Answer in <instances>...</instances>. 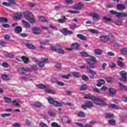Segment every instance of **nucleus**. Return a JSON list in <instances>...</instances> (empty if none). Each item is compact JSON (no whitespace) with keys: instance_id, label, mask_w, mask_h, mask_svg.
Returning <instances> with one entry per match:
<instances>
[{"instance_id":"nucleus-39","label":"nucleus","mask_w":127,"mask_h":127,"mask_svg":"<svg viewBox=\"0 0 127 127\" xmlns=\"http://www.w3.org/2000/svg\"><path fill=\"white\" fill-rule=\"evenodd\" d=\"M72 74L74 76V77H76V78H79V77H81V75H80V73L78 72H73Z\"/></svg>"},{"instance_id":"nucleus-8","label":"nucleus","mask_w":127,"mask_h":127,"mask_svg":"<svg viewBox=\"0 0 127 127\" xmlns=\"http://www.w3.org/2000/svg\"><path fill=\"white\" fill-rule=\"evenodd\" d=\"M90 16H92L93 18V20L94 21H98L100 19V15L96 13H90Z\"/></svg>"},{"instance_id":"nucleus-2","label":"nucleus","mask_w":127,"mask_h":127,"mask_svg":"<svg viewBox=\"0 0 127 127\" xmlns=\"http://www.w3.org/2000/svg\"><path fill=\"white\" fill-rule=\"evenodd\" d=\"M24 15L30 23H34L35 22V19L34 18V16H33L32 13L25 11L24 12Z\"/></svg>"},{"instance_id":"nucleus-3","label":"nucleus","mask_w":127,"mask_h":127,"mask_svg":"<svg viewBox=\"0 0 127 127\" xmlns=\"http://www.w3.org/2000/svg\"><path fill=\"white\" fill-rule=\"evenodd\" d=\"M110 12L111 14H114L115 16H116V17H118V18L127 17V13L126 12L121 13L113 10H110Z\"/></svg>"},{"instance_id":"nucleus-18","label":"nucleus","mask_w":127,"mask_h":127,"mask_svg":"<svg viewBox=\"0 0 127 127\" xmlns=\"http://www.w3.org/2000/svg\"><path fill=\"white\" fill-rule=\"evenodd\" d=\"M84 99H87L88 100H92V101H94L95 99V96H91L90 94H87L84 96Z\"/></svg>"},{"instance_id":"nucleus-5","label":"nucleus","mask_w":127,"mask_h":127,"mask_svg":"<svg viewBox=\"0 0 127 127\" xmlns=\"http://www.w3.org/2000/svg\"><path fill=\"white\" fill-rule=\"evenodd\" d=\"M92 102L96 104V105H98L99 106H106V103L103 100H101L100 98H97L94 97V100H92Z\"/></svg>"},{"instance_id":"nucleus-27","label":"nucleus","mask_w":127,"mask_h":127,"mask_svg":"<svg viewBox=\"0 0 127 127\" xmlns=\"http://www.w3.org/2000/svg\"><path fill=\"white\" fill-rule=\"evenodd\" d=\"M26 46L29 49H32L33 50H34V49H36L35 47L33 45L31 44H26Z\"/></svg>"},{"instance_id":"nucleus-12","label":"nucleus","mask_w":127,"mask_h":127,"mask_svg":"<svg viewBox=\"0 0 127 127\" xmlns=\"http://www.w3.org/2000/svg\"><path fill=\"white\" fill-rule=\"evenodd\" d=\"M47 100L48 101V102L49 104H51V105H53L55 107H57V105H56V103H55L56 102H58L57 101H54L53 98L51 97H49L47 98Z\"/></svg>"},{"instance_id":"nucleus-16","label":"nucleus","mask_w":127,"mask_h":127,"mask_svg":"<svg viewBox=\"0 0 127 127\" xmlns=\"http://www.w3.org/2000/svg\"><path fill=\"white\" fill-rule=\"evenodd\" d=\"M22 31V28L19 26H17L15 28V33H21Z\"/></svg>"},{"instance_id":"nucleus-55","label":"nucleus","mask_w":127,"mask_h":127,"mask_svg":"<svg viewBox=\"0 0 127 127\" xmlns=\"http://www.w3.org/2000/svg\"><path fill=\"white\" fill-rule=\"evenodd\" d=\"M121 53L122 54L127 55V48H123L121 50Z\"/></svg>"},{"instance_id":"nucleus-1","label":"nucleus","mask_w":127,"mask_h":127,"mask_svg":"<svg viewBox=\"0 0 127 127\" xmlns=\"http://www.w3.org/2000/svg\"><path fill=\"white\" fill-rule=\"evenodd\" d=\"M86 62L90 66H89V69H95L96 68L94 64L97 63V59L95 57L90 56V58L86 60Z\"/></svg>"},{"instance_id":"nucleus-52","label":"nucleus","mask_w":127,"mask_h":127,"mask_svg":"<svg viewBox=\"0 0 127 127\" xmlns=\"http://www.w3.org/2000/svg\"><path fill=\"white\" fill-rule=\"evenodd\" d=\"M67 12H69L70 13H75V14H78L80 13L79 11H75V10H68L67 11Z\"/></svg>"},{"instance_id":"nucleus-20","label":"nucleus","mask_w":127,"mask_h":127,"mask_svg":"<svg viewBox=\"0 0 127 127\" xmlns=\"http://www.w3.org/2000/svg\"><path fill=\"white\" fill-rule=\"evenodd\" d=\"M55 51L57 52V53H59V54H64L65 52H64V50L61 48L55 49Z\"/></svg>"},{"instance_id":"nucleus-13","label":"nucleus","mask_w":127,"mask_h":127,"mask_svg":"<svg viewBox=\"0 0 127 127\" xmlns=\"http://www.w3.org/2000/svg\"><path fill=\"white\" fill-rule=\"evenodd\" d=\"M1 79L4 81H8L11 79V77L8 74H3L1 75Z\"/></svg>"},{"instance_id":"nucleus-10","label":"nucleus","mask_w":127,"mask_h":127,"mask_svg":"<svg viewBox=\"0 0 127 127\" xmlns=\"http://www.w3.org/2000/svg\"><path fill=\"white\" fill-rule=\"evenodd\" d=\"M33 32L36 35H39L41 32V30L39 27H34L33 28Z\"/></svg>"},{"instance_id":"nucleus-49","label":"nucleus","mask_w":127,"mask_h":127,"mask_svg":"<svg viewBox=\"0 0 127 127\" xmlns=\"http://www.w3.org/2000/svg\"><path fill=\"white\" fill-rule=\"evenodd\" d=\"M89 31H90L91 33H95V34H98V33H99V31L93 29H89Z\"/></svg>"},{"instance_id":"nucleus-43","label":"nucleus","mask_w":127,"mask_h":127,"mask_svg":"<svg viewBox=\"0 0 127 127\" xmlns=\"http://www.w3.org/2000/svg\"><path fill=\"white\" fill-rule=\"evenodd\" d=\"M80 54L81 57H88V54L85 52H81L80 53Z\"/></svg>"},{"instance_id":"nucleus-30","label":"nucleus","mask_w":127,"mask_h":127,"mask_svg":"<svg viewBox=\"0 0 127 127\" xmlns=\"http://www.w3.org/2000/svg\"><path fill=\"white\" fill-rule=\"evenodd\" d=\"M45 92L46 93H48L49 94H56V91L55 90L49 89H47L45 90Z\"/></svg>"},{"instance_id":"nucleus-7","label":"nucleus","mask_w":127,"mask_h":127,"mask_svg":"<svg viewBox=\"0 0 127 127\" xmlns=\"http://www.w3.org/2000/svg\"><path fill=\"white\" fill-rule=\"evenodd\" d=\"M48 62V59L43 58L42 59V61H40L39 63H38V66H39V67L42 68V67H43L44 65H45V64H46V63H47Z\"/></svg>"},{"instance_id":"nucleus-36","label":"nucleus","mask_w":127,"mask_h":127,"mask_svg":"<svg viewBox=\"0 0 127 127\" xmlns=\"http://www.w3.org/2000/svg\"><path fill=\"white\" fill-rule=\"evenodd\" d=\"M119 87L121 88V90H125V91H127V87L121 83H119Z\"/></svg>"},{"instance_id":"nucleus-63","label":"nucleus","mask_w":127,"mask_h":127,"mask_svg":"<svg viewBox=\"0 0 127 127\" xmlns=\"http://www.w3.org/2000/svg\"><path fill=\"white\" fill-rule=\"evenodd\" d=\"M117 64L120 67H124V64L121 61L118 62Z\"/></svg>"},{"instance_id":"nucleus-41","label":"nucleus","mask_w":127,"mask_h":127,"mask_svg":"<svg viewBox=\"0 0 127 127\" xmlns=\"http://www.w3.org/2000/svg\"><path fill=\"white\" fill-rule=\"evenodd\" d=\"M108 123L111 126H115V125H116V121L114 119L109 120Z\"/></svg>"},{"instance_id":"nucleus-51","label":"nucleus","mask_w":127,"mask_h":127,"mask_svg":"<svg viewBox=\"0 0 127 127\" xmlns=\"http://www.w3.org/2000/svg\"><path fill=\"white\" fill-rule=\"evenodd\" d=\"M0 22H1L2 23H4V22H7V19L4 17H0Z\"/></svg>"},{"instance_id":"nucleus-4","label":"nucleus","mask_w":127,"mask_h":127,"mask_svg":"<svg viewBox=\"0 0 127 127\" xmlns=\"http://www.w3.org/2000/svg\"><path fill=\"white\" fill-rule=\"evenodd\" d=\"M120 76H121V78L120 80L122 81V82H126L127 81V73L125 70H122L119 72Z\"/></svg>"},{"instance_id":"nucleus-47","label":"nucleus","mask_w":127,"mask_h":127,"mask_svg":"<svg viewBox=\"0 0 127 127\" xmlns=\"http://www.w3.org/2000/svg\"><path fill=\"white\" fill-rule=\"evenodd\" d=\"M34 107H36L37 108H40V107H41L42 106V104L39 103V102H36L33 104Z\"/></svg>"},{"instance_id":"nucleus-42","label":"nucleus","mask_w":127,"mask_h":127,"mask_svg":"<svg viewBox=\"0 0 127 127\" xmlns=\"http://www.w3.org/2000/svg\"><path fill=\"white\" fill-rule=\"evenodd\" d=\"M14 17L16 19H20V18H21V13L15 14Z\"/></svg>"},{"instance_id":"nucleus-25","label":"nucleus","mask_w":127,"mask_h":127,"mask_svg":"<svg viewBox=\"0 0 127 127\" xmlns=\"http://www.w3.org/2000/svg\"><path fill=\"white\" fill-rule=\"evenodd\" d=\"M57 107H63V106H66V103L65 102H55Z\"/></svg>"},{"instance_id":"nucleus-29","label":"nucleus","mask_w":127,"mask_h":127,"mask_svg":"<svg viewBox=\"0 0 127 127\" xmlns=\"http://www.w3.org/2000/svg\"><path fill=\"white\" fill-rule=\"evenodd\" d=\"M94 53L96 55H101L103 53V51L100 49H95L94 50Z\"/></svg>"},{"instance_id":"nucleus-44","label":"nucleus","mask_w":127,"mask_h":127,"mask_svg":"<svg viewBox=\"0 0 127 127\" xmlns=\"http://www.w3.org/2000/svg\"><path fill=\"white\" fill-rule=\"evenodd\" d=\"M11 116V114L10 113H3L1 114V117L2 118H5L6 117H10Z\"/></svg>"},{"instance_id":"nucleus-62","label":"nucleus","mask_w":127,"mask_h":127,"mask_svg":"<svg viewBox=\"0 0 127 127\" xmlns=\"http://www.w3.org/2000/svg\"><path fill=\"white\" fill-rule=\"evenodd\" d=\"M0 44L1 45V46H2L3 47H4V46L6 45V43L1 40L0 41Z\"/></svg>"},{"instance_id":"nucleus-17","label":"nucleus","mask_w":127,"mask_h":127,"mask_svg":"<svg viewBox=\"0 0 127 127\" xmlns=\"http://www.w3.org/2000/svg\"><path fill=\"white\" fill-rule=\"evenodd\" d=\"M68 19L66 18L65 16H62L61 19L58 20V22L59 23H64V22H66V20H67Z\"/></svg>"},{"instance_id":"nucleus-31","label":"nucleus","mask_w":127,"mask_h":127,"mask_svg":"<svg viewBox=\"0 0 127 127\" xmlns=\"http://www.w3.org/2000/svg\"><path fill=\"white\" fill-rule=\"evenodd\" d=\"M77 116L79 118H84V117H85V113L82 111L79 112L78 113H77Z\"/></svg>"},{"instance_id":"nucleus-64","label":"nucleus","mask_w":127,"mask_h":127,"mask_svg":"<svg viewBox=\"0 0 127 127\" xmlns=\"http://www.w3.org/2000/svg\"><path fill=\"white\" fill-rule=\"evenodd\" d=\"M106 81L107 83H112L113 82V78L109 77L106 78Z\"/></svg>"},{"instance_id":"nucleus-50","label":"nucleus","mask_w":127,"mask_h":127,"mask_svg":"<svg viewBox=\"0 0 127 127\" xmlns=\"http://www.w3.org/2000/svg\"><path fill=\"white\" fill-rule=\"evenodd\" d=\"M8 3L10 5H12V4H15V1L14 0H8Z\"/></svg>"},{"instance_id":"nucleus-26","label":"nucleus","mask_w":127,"mask_h":127,"mask_svg":"<svg viewBox=\"0 0 127 127\" xmlns=\"http://www.w3.org/2000/svg\"><path fill=\"white\" fill-rule=\"evenodd\" d=\"M117 8L120 10H124V9H126V6H125L124 4H119L117 5Z\"/></svg>"},{"instance_id":"nucleus-57","label":"nucleus","mask_w":127,"mask_h":127,"mask_svg":"<svg viewBox=\"0 0 127 127\" xmlns=\"http://www.w3.org/2000/svg\"><path fill=\"white\" fill-rule=\"evenodd\" d=\"M64 1L66 4H72L73 3V0H64Z\"/></svg>"},{"instance_id":"nucleus-37","label":"nucleus","mask_w":127,"mask_h":127,"mask_svg":"<svg viewBox=\"0 0 127 127\" xmlns=\"http://www.w3.org/2000/svg\"><path fill=\"white\" fill-rule=\"evenodd\" d=\"M22 60H23L24 63H28L29 62V59L25 57H21Z\"/></svg>"},{"instance_id":"nucleus-22","label":"nucleus","mask_w":127,"mask_h":127,"mask_svg":"<svg viewBox=\"0 0 127 127\" xmlns=\"http://www.w3.org/2000/svg\"><path fill=\"white\" fill-rule=\"evenodd\" d=\"M81 7H83V4L81 3H78L75 5L74 8L75 9L80 10Z\"/></svg>"},{"instance_id":"nucleus-9","label":"nucleus","mask_w":127,"mask_h":127,"mask_svg":"<svg viewBox=\"0 0 127 127\" xmlns=\"http://www.w3.org/2000/svg\"><path fill=\"white\" fill-rule=\"evenodd\" d=\"M100 39L102 42H107L110 40V35H102L100 36Z\"/></svg>"},{"instance_id":"nucleus-38","label":"nucleus","mask_w":127,"mask_h":127,"mask_svg":"<svg viewBox=\"0 0 127 127\" xmlns=\"http://www.w3.org/2000/svg\"><path fill=\"white\" fill-rule=\"evenodd\" d=\"M4 100L5 103H8V104H10V103L12 102V101H11V99L8 97L4 98Z\"/></svg>"},{"instance_id":"nucleus-54","label":"nucleus","mask_w":127,"mask_h":127,"mask_svg":"<svg viewBox=\"0 0 127 127\" xmlns=\"http://www.w3.org/2000/svg\"><path fill=\"white\" fill-rule=\"evenodd\" d=\"M39 20L40 21H44V22H47L48 20L44 17H40L39 18Z\"/></svg>"},{"instance_id":"nucleus-59","label":"nucleus","mask_w":127,"mask_h":127,"mask_svg":"<svg viewBox=\"0 0 127 127\" xmlns=\"http://www.w3.org/2000/svg\"><path fill=\"white\" fill-rule=\"evenodd\" d=\"M40 127H48V126H47V125H46V124L43 122L40 123Z\"/></svg>"},{"instance_id":"nucleus-14","label":"nucleus","mask_w":127,"mask_h":127,"mask_svg":"<svg viewBox=\"0 0 127 127\" xmlns=\"http://www.w3.org/2000/svg\"><path fill=\"white\" fill-rule=\"evenodd\" d=\"M21 80H23V81H31V78L28 75H26L24 76L21 77Z\"/></svg>"},{"instance_id":"nucleus-23","label":"nucleus","mask_w":127,"mask_h":127,"mask_svg":"<svg viewBox=\"0 0 127 127\" xmlns=\"http://www.w3.org/2000/svg\"><path fill=\"white\" fill-rule=\"evenodd\" d=\"M85 105L87 106L88 108H92L94 107V105H93V102L90 101H86L85 102Z\"/></svg>"},{"instance_id":"nucleus-56","label":"nucleus","mask_w":127,"mask_h":127,"mask_svg":"<svg viewBox=\"0 0 127 127\" xmlns=\"http://www.w3.org/2000/svg\"><path fill=\"white\" fill-rule=\"evenodd\" d=\"M67 29L64 28L61 31L62 33H63V34H64V35H67Z\"/></svg>"},{"instance_id":"nucleus-53","label":"nucleus","mask_w":127,"mask_h":127,"mask_svg":"<svg viewBox=\"0 0 127 127\" xmlns=\"http://www.w3.org/2000/svg\"><path fill=\"white\" fill-rule=\"evenodd\" d=\"M81 78L82 79V80H83V81H89V77H88V76L85 75H83L81 76Z\"/></svg>"},{"instance_id":"nucleus-15","label":"nucleus","mask_w":127,"mask_h":127,"mask_svg":"<svg viewBox=\"0 0 127 127\" xmlns=\"http://www.w3.org/2000/svg\"><path fill=\"white\" fill-rule=\"evenodd\" d=\"M109 94L111 96H112V97H113V96H115V95L117 94V90L115 89L114 88H110Z\"/></svg>"},{"instance_id":"nucleus-46","label":"nucleus","mask_w":127,"mask_h":127,"mask_svg":"<svg viewBox=\"0 0 127 127\" xmlns=\"http://www.w3.org/2000/svg\"><path fill=\"white\" fill-rule=\"evenodd\" d=\"M86 89H87V86L86 85V84H83L81 85L79 88L80 91H85Z\"/></svg>"},{"instance_id":"nucleus-11","label":"nucleus","mask_w":127,"mask_h":127,"mask_svg":"<svg viewBox=\"0 0 127 127\" xmlns=\"http://www.w3.org/2000/svg\"><path fill=\"white\" fill-rule=\"evenodd\" d=\"M28 71H30V70L25 69L24 67H20L18 69V72L20 74H25V73H26Z\"/></svg>"},{"instance_id":"nucleus-21","label":"nucleus","mask_w":127,"mask_h":127,"mask_svg":"<svg viewBox=\"0 0 127 127\" xmlns=\"http://www.w3.org/2000/svg\"><path fill=\"white\" fill-rule=\"evenodd\" d=\"M12 103L13 104V106H15L16 108H18L19 107H20V104H19V103H20V102L19 100L13 101Z\"/></svg>"},{"instance_id":"nucleus-28","label":"nucleus","mask_w":127,"mask_h":127,"mask_svg":"<svg viewBox=\"0 0 127 127\" xmlns=\"http://www.w3.org/2000/svg\"><path fill=\"white\" fill-rule=\"evenodd\" d=\"M77 37L79 38V39H81V40H86V37L83 35L78 34L76 35Z\"/></svg>"},{"instance_id":"nucleus-32","label":"nucleus","mask_w":127,"mask_h":127,"mask_svg":"<svg viewBox=\"0 0 127 127\" xmlns=\"http://www.w3.org/2000/svg\"><path fill=\"white\" fill-rule=\"evenodd\" d=\"M72 48L75 50H77L79 47V45L77 43H73L71 45Z\"/></svg>"},{"instance_id":"nucleus-35","label":"nucleus","mask_w":127,"mask_h":127,"mask_svg":"<svg viewBox=\"0 0 127 127\" xmlns=\"http://www.w3.org/2000/svg\"><path fill=\"white\" fill-rule=\"evenodd\" d=\"M115 117V116L114 115V114H112L110 113H106V117L107 119H112L113 118H114Z\"/></svg>"},{"instance_id":"nucleus-58","label":"nucleus","mask_w":127,"mask_h":127,"mask_svg":"<svg viewBox=\"0 0 127 127\" xmlns=\"http://www.w3.org/2000/svg\"><path fill=\"white\" fill-rule=\"evenodd\" d=\"M2 66L4 67V68H8L9 65H8L7 63H3L2 64Z\"/></svg>"},{"instance_id":"nucleus-19","label":"nucleus","mask_w":127,"mask_h":127,"mask_svg":"<svg viewBox=\"0 0 127 127\" xmlns=\"http://www.w3.org/2000/svg\"><path fill=\"white\" fill-rule=\"evenodd\" d=\"M37 87L42 90L43 89H46V88H49V85H45L42 84H39L37 85Z\"/></svg>"},{"instance_id":"nucleus-48","label":"nucleus","mask_w":127,"mask_h":127,"mask_svg":"<svg viewBox=\"0 0 127 127\" xmlns=\"http://www.w3.org/2000/svg\"><path fill=\"white\" fill-rule=\"evenodd\" d=\"M103 19L105 21V22H111V21H113V20H112L110 18H109L107 17H104Z\"/></svg>"},{"instance_id":"nucleus-60","label":"nucleus","mask_w":127,"mask_h":127,"mask_svg":"<svg viewBox=\"0 0 127 127\" xmlns=\"http://www.w3.org/2000/svg\"><path fill=\"white\" fill-rule=\"evenodd\" d=\"M109 66L111 68H116V64L114 63H111L109 64Z\"/></svg>"},{"instance_id":"nucleus-61","label":"nucleus","mask_w":127,"mask_h":127,"mask_svg":"<svg viewBox=\"0 0 127 127\" xmlns=\"http://www.w3.org/2000/svg\"><path fill=\"white\" fill-rule=\"evenodd\" d=\"M70 74H67L65 75H62V78H64V79H69L70 78Z\"/></svg>"},{"instance_id":"nucleus-24","label":"nucleus","mask_w":127,"mask_h":127,"mask_svg":"<svg viewBox=\"0 0 127 127\" xmlns=\"http://www.w3.org/2000/svg\"><path fill=\"white\" fill-rule=\"evenodd\" d=\"M106 82L104 79H99L98 84H97V87H101L102 85H104Z\"/></svg>"},{"instance_id":"nucleus-6","label":"nucleus","mask_w":127,"mask_h":127,"mask_svg":"<svg viewBox=\"0 0 127 127\" xmlns=\"http://www.w3.org/2000/svg\"><path fill=\"white\" fill-rule=\"evenodd\" d=\"M86 68L87 73L91 74V75H92V76H90V79H94V78H95L94 76H96V75H97V73H96V71H95V70H93L90 69V67H89V66H86Z\"/></svg>"},{"instance_id":"nucleus-33","label":"nucleus","mask_w":127,"mask_h":127,"mask_svg":"<svg viewBox=\"0 0 127 127\" xmlns=\"http://www.w3.org/2000/svg\"><path fill=\"white\" fill-rule=\"evenodd\" d=\"M109 106L111 109H114L115 110H118V109H119V106L116 104H110Z\"/></svg>"},{"instance_id":"nucleus-45","label":"nucleus","mask_w":127,"mask_h":127,"mask_svg":"<svg viewBox=\"0 0 127 127\" xmlns=\"http://www.w3.org/2000/svg\"><path fill=\"white\" fill-rule=\"evenodd\" d=\"M51 126L52 127H61V126L58 125V124H57L56 122H53L51 124Z\"/></svg>"},{"instance_id":"nucleus-34","label":"nucleus","mask_w":127,"mask_h":127,"mask_svg":"<svg viewBox=\"0 0 127 127\" xmlns=\"http://www.w3.org/2000/svg\"><path fill=\"white\" fill-rule=\"evenodd\" d=\"M48 114L50 117H52V118H54V117H56V113L55 112H53L52 111H49L48 112Z\"/></svg>"},{"instance_id":"nucleus-40","label":"nucleus","mask_w":127,"mask_h":127,"mask_svg":"<svg viewBox=\"0 0 127 127\" xmlns=\"http://www.w3.org/2000/svg\"><path fill=\"white\" fill-rule=\"evenodd\" d=\"M22 22L23 24H24V26H26V27H30V24L27 22L26 21L22 20Z\"/></svg>"}]
</instances>
